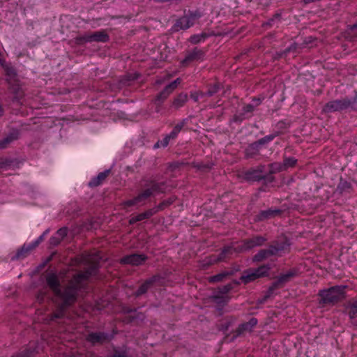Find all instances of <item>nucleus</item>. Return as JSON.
I'll use <instances>...</instances> for the list:
<instances>
[{
	"label": "nucleus",
	"instance_id": "f257e3e1",
	"mask_svg": "<svg viewBox=\"0 0 357 357\" xmlns=\"http://www.w3.org/2000/svg\"><path fill=\"white\" fill-rule=\"evenodd\" d=\"M265 241L266 239L264 237L255 236L247 241L236 243L231 246L225 248L222 251L220 257L216 260H214V261L225 260L227 257L232 255L234 252L237 253L243 252L250 250L254 247L261 245Z\"/></svg>",
	"mask_w": 357,
	"mask_h": 357
},
{
	"label": "nucleus",
	"instance_id": "f03ea898",
	"mask_svg": "<svg viewBox=\"0 0 357 357\" xmlns=\"http://www.w3.org/2000/svg\"><path fill=\"white\" fill-rule=\"evenodd\" d=\"M47 282L56 296L62 300V307L64 305L70 304L75 298L77 294L76 286L71 284L63 292H61L59 289L57 277L54 274L47 275Z\"/></svg>",
	"mask_w": 357,
	"mask_h": 357
},
{
	"label": "nucleus",
	"instance_id": "7ed1b4c3",
	"mask_svg": "<svg viewBox=\"0 0 357 357\" xmlns=\"http://www.w3.org/2000/svg\"><path fill=\"white\" fill-rule=\"evenodd\" d=\"M344 287H333L328 289L320 291V303H334L344 297Z\"/></svg>",
	"mask_w": 357,
	"mask_h": 357
},
{
	"label": "nucleus",
	"instance_id": "20e7f679",
	"mask_svg": "<svg viewBox=\"0 0 357 357\" xmlns=\"http://www.w3.org/2000/svg\"><path fill=\"white\" fill-rule=\"evenodd\" d=\"M270 268L267 266H261L256 269H250L245 271L241 276V280L244 283H248L257 278L266 276Z\"/></svg>",
	"mask_w": 357,
	"mask_h": 357
},
{
	"label": "nucleus",
	"instance_id": "39448f33",
	"mask_svg": "<svg viewBox=\"0 0 357 357\" xmlns=\"http://www.w3.org/2000/svg\"><path fill=\"white\" fill-rule=\"evenodd\" d=\"M197 19V16L195 14L183 16L176 21L174 29L176 31L181 29H187L192 26Z\"/></svg>",
	"mask_w": 357,
	"mask_h": 357
},
{
	"label": "nucleus",
	"instance_id": "423d86ee",
	"mask_svg": "<svg viewBox=\"0 0 357 357\" xmlns=\"http://www.w3.org/2000/svg\"><path fill=\"white\" fill-rule=\"evenodd\" d=\"M155 187H152L151 189L146 190L143 193L140 194L139 196L135 197L133 199L128 200L125 202V206L128 207L131 206H142L145 203V201L153 194V191H155Z\"/></svg>",
	"mask_w": 357,
	"mask_h": 357
},
{
	"label": "nucleus",
	"instance_id": "0eeeda50",
	"mask_svg": "<svg viewBox=\"0 0 357 357\" xmlns=\"http://www.w3.org/2000/svg\"><path fill=\"white\" fill-rule=\"evenodd\" d=\"M289 244H284L282 246L280 247H272L270 250H263L259 252L253 258V260L255 261H259L266 259L269 255H278L279 252L284 250L286 249Z\"/></svg>",
	"mask_w": 357,
	"mask_h": 357
},
{
	"label": "nucleus",
	"instance_id": "6e6552de",
	"mask_svg": "<svg viewBox=\"0 0 357 357\" xmlns=\"http://www.w3.org/2000/svg\"><path fill=\"white\" fill-rule=\"evenodd\" d=\"M146 259L144 255H131L126 256L121 259V262L123 264H128L131 265H139L142 264Z\"/></svg>",
	"mask_w": 357,
	"mask_h": 357
},
{
	"label": "nucleus",
	"instance_id": "1a4fd4ad",
	"mask_svg": "<svg viewBox=\"0 0 357 357\" xmlns=\"http://www.w3.org/2000/svg\"><path fill=\"white\" fill-rule=\"evenodd\" d=\"M296 160L294 158H288L284 160L283 164L275 163L271 165L274 172L283 171L289 167H294L296 163Z\"/></svg>",
	"mask_w": 357,
	"mask_h": 357
},
{
	"label": "nucleus",
	"instance_id": "9d476101",
	"mask_svg": "<svg viewBox=\"0 0 357 357\" xmlns=\"http://www.w3.org/2000/svg\"><path fill=\"white\" fill-rule=\"evenodd\" d=\"M84 40L86 42H105L108 40V36L103 31H98L93 34L86 36Z\"/></svg>",
	"mask_w": 357,
	"mask_h": 357
},
{
	"label": "nucleus",
	"instance_id": "9b49d317",
	"mask_svg": "<svg viewBox=\"0 0 357 357\" xmlns=\"http://www.w3.org/2000/svg\"><path fill=\"white\" fill-rule=\"evenodd\" d=\"M181 127L179 126H176L172 130V132L167 136H166L162 141L158 142L155 145V148H159L160 146L165 147L168 145L169 141L171 138H174L176 135L181 130Z\"/></svg>",
	"mask_w": 357,
	"mask_h": 357
},
{
	"label": "nucleus",
	"instance_id": "f8f14e48",
	"mask_svg": "<svg viewBox=\"0 0 357 357\" xmlns=\"http://www.w3.org/2000/svg\"><path fill=\"white\" fill-rule=\"evenodd\" d=\"M181 83V79L179 78L174 80L173 82L167 86L165 90L160 93V94L158 96L157 100H164L165 99L169 94L174 90L177 86Z\"/></svg>",
	"mask_w": 357,
	"mask_h": 357
},
{
	"label": "nucleus",
	"instance_id": "ddd939ff",
	"mask_svg": "<svg viewBox=\"0 0 357 357\" xmlns=\"http://www.w3.org/2000/svg\"><path fill=\"white\" fill-rule=\"evenodd\" d=\"M342 106H343V104L342 103L341 101H338V100L331 101V102H328L325 105L324 110L327 112L336 111V110L342 109Z\"/></svg>",
	"mask_w": 357,
	"mask_h": 357
},
{
	"label": "nucleus",
	"instance_id": "4468645a",
	"mask_svg": "<svg viewBox=\"0 0 357 357\" xmlns=\"http://www.w3.org/2000/svg\"><path fill=\"white\" fill-rule=\"evenodd\" d=\"M45 232L41 235L34 243L26 246L24 245L22 250L17 253V256L20 257L22 252L25 250L26 252L30 251L32 249L35 248L43 240Z\"/></svg>",
	"mask_w": 357,
	"mask_h": 357
},
{
	"label": "nucleus",
	"instance_id": "2eb2a0df",
	"mask_svg": "<svg viewBox=\"0 0 357 357\" xmlns=\"http://www.w3.org/2000/svg\"><path fill=\"white\" fill-rule=\"evenodd\" d=\"M153 213L154 212L153 211V210H149V211H146L144 213H140L138 215L132 218L130 220V224H133V223H135V222H136L137 221H141V220H143L144 219H146V218L151 217L153 214Z\"/></svg>",
	"mask_w": 357,
	"mask_h": 357
},
{
	"label": "nucleus",
	"instance_id": "dca6fc26",
	"mask_svg": "<svg viewBox=\"0 0 357 357\" xmlns=\"http://www.w3.org/2000/svg\"><path fill=\"white\" fill-rule=\"evenodd\" d=\"M109 171H105L103 172L100 173L96 178H93L90 183L89 185L91 186H96L101 183V182L105 179V178L108 176Z\"/></svg>",
	"mask_w": 357,
	"mask_h": 357
},
{
	"label": "nucleus",
	"instance_id": "f3484780",
	"mask_svg": "<svg viewBox=\"0 0 357 357\" xmlns=\"http://www.w3.org/2000/svg\"><path fill=\"white\" fill-rule=\"evenodd\" d=\"M106 339V336L103 333H91L88 335L87 340L92 342H101Z\"/></svg>",
	"mask_w": 357,
	"mask_h": 357
},
{
	"label": "nucleus",
	"instance_id": "a211bd4d",
	"mask_svg": "<svg viewBox=\"0 0 357 357\" xmlns=\"http://www.w3.org/2000/svg\"><path fill=\"white\" fill-rule=\"evenodd\" d=\"M188 100V96L186 93L179 94L173 102V105L175 107H182Z\"/></svg>",
	"mask_w": 357,
	"mask_h": 357
},
{
	"label": "nucleus",
	"instance_id": "6ab92c4d",
	"mask_svg": "<svg viewBox=\"0 0 357 357\" xmlns=\"http://www.w3.org/2000/svg\"><path fill=\"white\" fill-rule=\"evenodd\" d=\"M262 178V175L257 170L250 171L245 174V178L247 180L258 181Z\"/></svg>",
	"mask_w": 357,
	"mask_h": 357
},
{
	"label": "nucleus",
	"instance_id": "aec40b11",
	"mask_svg": "<svg viewBox=\"0 0 357 357\" xmlns=\"http://www.w3.org/2000/svg\"><path fill=\"white\" fill-rule=\"evenodd\" d=\"M349 315L351 319L357 317V300L349 305Z\"/></svg>",
	"mask_w": 357,
	"mask_h": 357
},
{
	"label": "nucleus",
	"instance_id": "412c9836",
	"mask_svg": "<svg viewBox=\"0 0 357 357\" xmlns=\"http://www.w3.org/2000/svg\"><path fill=\"white\" fill-rule=\"evenodd\" d=\"M257 324V320L255 318H252L249 322L242 324V330H250L253 326Z\"/></svg>",
	"mask_w": 357,
	"mask_h": 357
},
{
	"label": "nucleus",
	"instance_id": "4be33fe9",
	"mask_svg": "<svg viewBox=\"0 0 357 357\" xmlns=\"http://www.w3.org/2000/svg\"><path fill=\"white\" fill-rule=\"evenodd\" d=\"M151 283H152V281L149 280V281L146 282L145 283H144L143 284H142V286L139 287V289L137 291V295H141V294L145 293L147 291L148 288L149 287V286Z\"/></svg>",
	"mask_w": 357,
	"mask_h": 357
},
{
	"label": "nucleus",
	"instance_id": "5701e85b",
	"mask_svg": "<svg viewBox=\"0 0 357 357\" xmlns=\"http://www.w3.org/2000/svg\"><path fill=\"white\" fill-rule=\"evenodd\" d=\"M151 283H152V281L149 280V281L146 282L145 283H144L143 284H142V286L139 287V289L137 291V295H141V294L145 293L147 291L148 288L149 287V286Z\"/></svg>",
	"mask_w": 357,
	"mask_h": 357
},
{
	"label": "nucleus",
	"instance_id": "b1692460",
	"mask_svg": "<svg viewBox=\"0 0 357 357\" xmlns=\"http://www.w3.org/2000/svg\"><path fill=\"white\" fill-rule=\"evenodd\" d=\"M228 275L227 273L225 272L222 273L218 274L216 275L212 276L209 278V281L211 282H219L221 281L225 277Z\"/></svg>",
	"mask_w": 357,
	"mask_h": 357
},
{
	"label": "nucleus",
	"instance_id": "393cba45",
	"mask_svg": "<svg viewBox=\"0 0 357 357\" xmlns=\"http://www.w3.org/2000/svg\"><path fill=\"white\" fill-rule=\"evenodd\" d=\"M204 39V36L202 35H195L190 38V41L192 43H197Z\"/></svg>",
	"mask_w": 357,
	"mask_h": 357
},
{
	"label": "nucleus",
	"instance_id": "a878e982",
	"mask_svg": "<svg viewBox=\"0 0 357 357\" xmlns=\"http://www.w3.org/2000/svg\"><path fill=\"white\" fill-rule=\"evenodd\" d=\"M292 276H293V273L291 272H289L287 274H284V275H281L279 278L278 282H286L288 280V278H289Z\"/></svg>",
	"mask_w": 357,
	"mask_h": 357
},
{
	"label": "nucleus",
	"instance_id": "bb28decb",
	"mask_svg": "<svg viewBox=\"0 0 357 357\" xmlns=\"http://www.w3.org/2000/svg\"><path fill=\"white\" fill-rule=\"evenodd\" d=\"M67 234V230L66 228H61L57 231L56 235L60 238H63Z\"/></svg>",
	"mask_w": 357,
	"mask_h": 357
},
{
	"label": "nucleus",
	"instance_id": "cd10ccee",
	"mask_svg": "<svg viewBox=\"0 0 357 357\" xmlns=\"http://www.w3.org/2000/svg\"><path fill=\"white\" fill-rule=\"evenodd\" d=\"M273 139V136H266L264 138L260 139L259 141V144H264L265 142H268L271 141Z\"/></svg>",
	"mask_w": 357,
	"mask_h": 357
},
{
	"label": "nucleus",
	"instance_id": "c85d7f7f",
	"mask_svg": "<svg viewBox=\"0 0 357 357\" xmlns=\"http://www.w3.org/2000/svg\"><path fill=\"white\" fill-rule=\"evenodd\" d=\"M10 142V139L7 137L0 142V149H3Z\"/></svg>",
	"mask_w": 357,
	"mask_h": 357
},
{
	"label": "nucleus",
	"instance_id": "c756f323",
	"mask_svg": "<svg viewBox=\"0 0 357 357\" xmlns=\"http://www.w3.org/2000/svg\"><path fill=\"white\" fill-rule=\"evenodd\" d=\"M273 213V211H263L261 212V218H268L271 214H272Z\"/></svg>",
	"mask_w": 357,
	"mask_h": 357
},
{
	"label": "nucleus",
	"instance_id": "7c9ffc66",
	"mask_svg": "<svg viewBox=\"0 0 357 357\" xmlns=\"http://www.w3.org/2000/svg\"><path fill=\"white\" fill-rule=\"evenodd\" d=\"M197 50H195L193 51V52L190 54V59H194L196 58V54H197Z\"/></svg>",
	"mask_w": 357,
	"mask_h": 357
},
{
	"label": "nucleus",
	"instance_id": "2f4dec72",
	"mask_svg": "<svg viewBox=\"0 0 357 357\" xmlns=\"http://www.w3.org/2000/svg\"><path fill=\"white\" fill-rule=\"evenodd\" d=\"M82 278H83V275H77V277L75 278V280L76 282H79V281H80V280H81Z\"/></svg>",
	"mask_w": 357,
	"mask_h": 357
},
{
	"label": "nucleus",
	"instance_id": "473e14b6",
	"mask_svg": "<svg viewBox=\"0 0 357 357\" xmlns=\"http://www.w3.org/2000/svg\"><path fill=\"white\" fill-rule=\"evenodd\" d=\"M253 107L251 105H248L246 107V112H251L252 110Z\"/></svg>",
	"mask_w": 357,
	"mask_h": 357
},
{
	"label": "nucleus",
	"instance_id": "72a5a7b5",
	"mask_svg": "<svg viewBox=\"0 0 357 357\" xmlns=\"http://www.w3.org/2000/svg\"><path fill=\"white\" fill-rule=\"evenodd\" d=\"M351 31L357 30V24H355L351 27Z\"/></svg>",
	"mask_w": 357,
	"mask_h": 357
}]
</instances>
